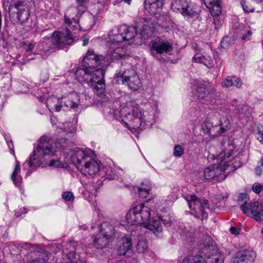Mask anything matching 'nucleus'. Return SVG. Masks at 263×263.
I'll list each match as a JSON object with an SVG mask.
<instances>
[{
  "label": "nucleus",
  "mask_w": 263,
  "mask_h": 263,
  "mask_svg": "<svg viewBox=\"0 0 263 263\" xmlns=\"http://www.w3.org/2000/svg\"><path fill=\"white\" fill-rule=\"evenodd\" d=\"M115 263H126V262L123 260H120V261H118L116 262Z\"/></svg>",
  "instance_id": "57"
},
{
  "label": "nucleus",
  "mask_w": 263,
  "mask_h": 263,
  "mask_svg": "<svg viewBox=\"0 0 263 263\" xmlns=\"http://www.w3.org/2000/svg\"><path fill=\"white\" fill-rule=\"evenodd\" d=\"M246 195L243 194H241L238 197V201H242L243 197H246Z\"/></svg>",
  "instance_id": "54"
},
{
  "label": "nucleus",
  "mask_w": 263,
  "mask_h": 263,
  "mask_svg": "<svg viewBox=\"0 0 263 263\" xmlns=\"http://www.w3.org/2000/svg\"><path fill=\"white\" fill-rule=\"evenodd\" d=\"M78 78L80 82L87 84L92 87L93 91L98 95L103 93L105 89V84L103 80V70H96V73L92 74H86L83 70H80L77 73Z\"/></svg>",
  "instance_id": "10"
},
{
  "label": "nucleus",
  "mask_w": 263,
  "mask_h": 263,
  "mask_svg": "<svg viewBox=\"0 0 263 263\" xmlns=\"http://www.w3.org/2000/svg\"><path fill=\"white\" fill-rule=\"evenodd\" d=\"M164 4V0H145L144 9L151 15L159 12Z\"/></svg>",
  "instance_id": "22"
},
{
  "label": "nucleus",
  "mask_w": 263,
  "mask_h": 263,
  "mask_svg": "<svg viewBox=\"0 0 263 263\" xmlns=\"http://www.w3.org/2000/svg\"><path fill=\"white\" fill-rule=\"evenodd\" d=\"M256 257L253 250H245L236 253L233 258L234 263H253Z\"/></svg>",
  "instance_id": "18"
},
{
  "label": "nucleus",
  "mask_w": 263,
  "mask_h": 263,
  "mask_svg": "<svg viewBox=\"0 0 263 263\" xmlns=\"http://www.w3.org/2000/svg\"><path fill=\"white\" fill-rule=\"evenodd\" d=\"M192 88L193 96L199 102L206 105H213L216 103L217 92L210 83L196 82Z\"/></svg>",
  "instance_id": "7"
},
{
  "label": "nucleus",
  "mask_w": 263,
  "mask_h": 263,
  "mask_svg": "<svg viewBox=\"0 0 263 263\" xmlns=\"http://www.w3.org/2000/svg\"><path fill=\"white\" fill-rule=\"evenodd\" d=\"M100 233H103L106 237L112 238L115 235L114 227L108 222H104L100 225L99 228Z\"/></svg>",
  "instance_id": "31"
},
{
  "label": "nucleus",
  "mask_w": 263,
  "mask_h": 263,
  "mask_svg": "<svg viewBox=\"0 0 263 263\" xmlns=\"http://www.w3.org/2000/svg\"><path fill=\"white\" fill-rule=\"evenodd\" d=\"M88 39L84 37L83 40V45L86 46L88 44Z\"/></svg>",
  "instance_id": "53"
},
{
  "label": "nucleus",
  "mask_w": 263,
  "mask_h": 263,
  "mask_svg": "<svg viewBox=\"0 0 263 263\" xmlns=\"http://www.w3.org/2000/svg\"><path fill=\"white\" fill-rule=\"evenodd\" d=\"M63 108L65 107L67 109L78 107L80 103V97L76 91H71L67 95H64L61 98Z\"/></svg>",
  "instance_id": "19"
},
{
  "label": "nucleus",
  "mask_w": 263,
  "mask_h": 263,
  "mask_svg": "<svg viewBox=\"0 0 263 263\" xmlns=\"http://www.w3.org/2000/svg\"><path fill=\"white\" fill-rule=\"evenodd\" d=\"M12 8H15L17 10V18L18 22L23 24L29 17V12L27 7L23 2H17L11 5Z\"/></svg>",
  "instance_id": "20"
},
{
  "label": "nucleus",
  "mask_w": 263,
  "mask_h": 263,
  "mask_svg": "<svg viewBox=\"0 0 263 263\" xmlns=\"http://www.w3.org/2000/svg\"><path fill=\"white\" fill-rule=\"evenodd\" d=\"M257 139L261 143H263V132H259L257 136Z\"/></svg>",
  "instance_id": "52"
},
{
  "label": "nucleus",
  "mask_w": 263,
  "mask_h": 263,
  "mask_svg": "<svg viewBox=\"0 0 263 263\" xmlns=\"http://www.w3.org/2000/svg\"><path fill=\"white\" fill-rule=\"evenodd\" d=\"M183 4H184V5H186L185 0H184V3Z\"/></svg>",
  "instance_id": "61"
},
{
  "label": "nucleus",
  "mask_w": 263,
  "mask_h": 263,
  "mask_svg": "<svg viewBox=\"0 0 263 263\" xmlns=\"http://www.w3.org/2000/svg\"><path fill=\"white\" fill-rule=\"evenodd\" d=\"M78 10L75 7H70L66 11L64 15L65 23L70 27L71 25L76 27L78 23Z\"/></svg>",
  "instance_id": "23"
},
{
  "label": "nucleus",
  "mask_w": 263,
  "mask_h": 263,
  "mask_svg": "<svg viewBox=\"0 0 263 263\" xmlns=\"http://www.w3.org/2000/svg\"><path fill=\"white\" fill-rule=\"evenodd\" d=\"M203 58L204 55H201L199 53H196L193 58V60L197 63H202Z\"/></svg>",
  "instance_id": "46"
},
{
  "label": "nucleus",
  "mask_w": 263,
  "mask_h": 263,
  "mask_svg": "<svg viewBox=\"0 0 263 263\" xmlns=\"http://www.w3.org/2000/svg\"><path fill=\"white\" fill-rule=\"evenodd\" d=\"M16 164L11 175V179L15 185L18 186L21 184L22 178L20 176H17V174L20 171V166L18 162H16Z\"/></svg>",
  "instance_id": "34"
},
{
  "label": "nucleus",
  "mask_w": 263,
  "mask_h": 263,
  "mask_svg": "<svg viewBox=\"0 0 263 263\" xmlns=\"http://www.w3.org/2000/svg\"><path fill=\"white\" fill-rule=\"evenodd\" d=\"M57 144L49 137L42 136L39 140L37 147L33 151V154L31 155L29 160L24 163L23 168L34 169L41 166L46 157L53 156L57 152Z\"/></svg>",
  "instance_id": "3"
},
{
  "label": "nucleus",
  "mask_w": 263,
  "mask_h": 263,
  "mask_svg": "<svg viewBox=\"0 0 263 263\" xmlns=\"http://www.w3.org/2000/svg\"><path fill=\"white\" fill-rule=\"evenodd\" d=\"M181 8V1L180 0H175L172 3L171 9L172 10L177 13L180 11Z\"/></svg>",
  "instance_id": "39"
},
{
  "label": "nucleus",
  "mask_w": 263,
  "mask_h": 263,
  "mask_svg": "<svg viewBox=\"0 0 263 263\" xmlns=\"http://www.w3.org/2000/svg\"><path fill=\"white\" fill-rule=\"evenodd\" d=\"M256 171L257 172L259 173L258 175H260L261 174V168L259 167H258V166L256 168Z\"/></svg>",
  "instance_id": "56"
},
{
  "label": "nucleus",
  "mask_w": 263,
  "mask_h": 263,
  "mask_svg": "<svg viewBox=\"0 0 263 263\" xmlns=\"http://www.w3.org/2000/svg\"><path fill=\"white\" fill-rule=\"evenodd\" d=\"M241 6L242 7V8H243V10L245 12H250V11H251V10L250 9H249V8L247 7V6L246 5V1H245L243 0H242L241 1Z\"/></svg>",
  "instance_id": "49"
},
{
  "label": "nucleus",
  "mask_w": 263,
  "mask_h": 263,
  "mask_svg": "<svg viewBox=\"0 0 263 263\" xmlns=\"http://www.w3.org/2000/svg\"><path fill=\"white\" fill-rule=\"evenodd\" d=\"M230 230L231 233L232 234L238 235L239 234L238 230L235 227H231L230 229Z\"/></svg>",
  "instance_id": "50"
},
{
  "label": "nucleus",
  "mask_w": 263,
  "mask_h": 263,
  "mask_svg": "<svg viewBox=\"0 0 263 263\" xmlns=\"http://www.w3.org/2000/svg\"><path fill=\"white\" fill-rule=\"evenodd\" d=\"M140 187H143V188H145V189H147L148 187L149 188V191H151V189H152V185H151V183L149 181H144L143 182H142L140 186Z\"/></svg>",
  "instance_id": "47"
},
{
  "label": "nucleus",
  "mask_w": 263,
  "mask_h": 263,
  "mask_svg": "<svg viewBox=\"0 0 263 263\" xmlns=\"http://www.w3.org/2000/svg\"><path fill=\"white\" fill-rule=\"evenodd\" d=\"M68 257L69 261L66 263H87L85 261L79 259V257L77 258L75 254L73 256L72 253L69 254Z\"/></svg>",
  "instance_id": "40"
},
{
  "label": "nucleus",
  "mask_w": 263,
  "mask_h": 263,
  "mask_svg": "<svg viewBox=\"0 0 263 263\" xmlns=\"http://www.w3.org/2000/svg\"><path fill=\"white\" fill-rule=\"evenodd\" d=\"M174 154L175 156L180 157L181 156V146L176 145L174 148Z\"/></svg>",
  "instance_id": "48"
},
{
  "label": "nucleus",
  "mask_w": 263,
  "mask_h": 263,
  "mask_svg": "<svg viewBox=\"0 0 263 263\" xmlns=\"http://www.w3.org/2000/svg\"><path fill=\"white\" fill-rule=\"evenodd\" d=\"M252 34V32L251 30H248L247 34H244L242 35L241 39L242 40H245L248 38V37L250 36Z\"/></svg>",
  "instance_id": "51"
},
{
  "label": "nucleus",
  "mask_w": 263,
  "mask_h": 263,
  "mask_svg": "<svg viewBox=\"0 0 263 263\" xmlns=\"http://www.w3.org/2000/svg\"><path fill=\"white\" fill-rule=\"evenodd\" d=\"M120 117L126 126L133 129H144L141 119V110L138 106L128 105L120 110Z\"/></svg>",
  "instance_id": "6"
},
{
  "label": "nucleus",
  "mask_w": 263,
  "mask_h": 263,
  "mask_svg": "<svg viewBox=\"0 0 263 263\" xmlns=\"http://www.w3.org/2000/svg\"><path fill=\"white\" fill-rule=\"evenodd\" d=\"M240 209L245 214L256 221L263 220V207L259 202H254L249 206L245 201L240 205Z\"/></svg>",
  "instance_id": "14"
},
{
  "label": "nucleus",
  "mask_w": 263,
  "mask_h": 263,
  "mask_svg": "<svg viewBox=\"0 0 263 263\" xmlns=\"http://www.w3.org/2000/svg\"><path fill=\"white\" fill-rule=\"evenodd\" d=\"M93 156V152L90 150L79 149L71 156V162L85 176L100 175L101 163L96 160Z\"/></svg>",
  "instance_id": "2"
},
{
  "label": "nucleus",
  "mask_w": 263,
  "mask_h": 263,
  "mask_svg": "<svg viewBox=\"0 0 263 263\" xmlns=\"http://www.w3.org/2000/svg\"><path fill=\"white\" fill-rule=\"evenodd\" d=\"M183 205H187L191 213L199 218H206L208 214L206 210L209 209V201L205 199L198 198L194 195H188L183 197L182 201Z\"/></svg>",
  "instance_id": "11"
},
{
  "label": "nucleus",
  "mask_w": 263,
  "mask_h": 263,
  "mask_svg": "<svg viewBox=\"0 0 263 263\" xmlns=\"http://www.w3.org/2000/svg\"><path fill=\"white\" fill-rule=\"evenodd\" d=\"M48 165L55 167H62V163L58 160H51L49 162Z\"/></svg>",
  "instance_id": "44"
},
{
  "label": "nucleus",
  "mask_w": 263,
  "mask_h": 263,
  "mask_svg": "<svg viewBox=\"0 0 263 263\" xmlns=\"http://www.w3.org/2000/svg\"><path fill=\"white\" fill-rule=\"evenodd\" d=\"M62 198L65 201H72L74 199L73 193L69 191L64 192L62 194Z\"/></svg>",
  "instance_id": "42"
},
{
  "label": "nucleus",
  "mask_w": 263,
  "mask_h": 263,
  "mask_svg": "<svg viewBox=\"0 0 263 263\" xmlns=\"http://www.w3.org/2000/svg\"><path fill=\"white\" fill-rule=\"evenodd\" d=\"M261 165L263 166V158L260 159Z\"/></svg>",
  "instance_id": "58"
},
{
  "label": "nucleus",
  "mask_w": 263,
  "mask_h": 263,
  "mask_svg": "<svg viewBox=\"0 0 263 263\" xmlns=\"http://www.w3.org/2000/svg\"><path fill=\"white\" fill-rule=\"evenodd\" d=\"M137 189L138 190V194H139V197H140L141 198H146L147 195H148L149 194V192L150 191H149V188L148 187L147 189H145V188H142V187H141L140 186H138L137 187Z\"/></svg>",
  "instance_id": "38"
},
{
  "label": "nucleus",
  "mask_w": 263,
  "mask_h": 263,
  "mask_svg": "<svg viewBox=\"0 0 263 263\" xmlns=\"http://www.w3.org/2000/svg\"><path fill=\"white\" fill-rule=\"evenodd\" d=\"M224 39H223V41L221 42V44H224Z\"/></svg>",
  "instance_id": "62"
},
{
  "label": "nucleus",
  "mask_w": 263,
  "mask_h": 263,
  "mask_svg": "<svg viewBox=\"0 0 263 263\" xmlns=\"http://www.w3.org/2000/svg\"><path fill=\"white\" fill-rule=\"evenodd\" d=\"M21 47L26 51V52L28 53V54L26 56V59L25 60L23 64L28 61L32 60L35 59V58L31 57L32 54H33V55H36V54L34 53V49L36 47L34 42L29 41L23 42L21 43Z\"/></svg>",
  "instance_id": "27"
},
{
  "label": "nucleus",
  "mask_w": 263,
  "mask_h": 263,
  "mask_svg": "<svg viewBox=\"0 0 263 263\" xmlns=\"http://www.w3.org/2000/svg\"><path fill=\"white\" fill-rule=\"evenodd\" d=\"M110 239L103 233L99 232L94 238L93 245L97 249H102L107 245Z\"/></svg>",
  "instance_id": "30"
},
{
  "label": "nucleus",
  "mask_w": 263,
  "mask_h": 263,
  "mask_svg": "<svg viewBox=\"0 0 263 263\" xmlns=\"http://www.w3.org/2000/svg\"><path fill=\"white\" fill-rule=\"evenodd\" d=\"M208 244H204L202 249L205 259L203 263H223V257L221 255L217 254V250L213 246V241L210 237H206ZM202 257L200 255L189 256L182 263H201Z\"/></svg>",
  "instance_id": "8"
},
{
  "label": "nucleus",
  "mask_w": 263,
  "mask_h": 263,
  "mask_svg": "<svg viewBox=\"0 0 263 263\" xmlns=\"http://www.w3.org/2000/svg\"><path fill=\"white\" fill-rule=\"evenodd\" d=\"M263 189L262 185L259 183H255L252 186V190L256 194L260 193Z\"/></svg>",
  "instance_id": "43"
},
{
  "label": "nucleus",
  "mask_w": 263,
  "mask_h": 263,
  "mask_svg": "<svg viewBox=\"0 0 263 263\" xmlns=\"http://www.w3.org/2000/svg\"><path fill=\"white\" fill-rule=\"evenodd\" d=\"M122 242L118 247V253L120 255L130 256L133 253L132 239L130 237L122 238Z\"/></svg>",
  "instance_id": "24"
},
{
  "label": "nucleus",
  "mask_w": 263,
  "mask_h": 263,
  "mask_svg": "<svg viewBox=\"0 0 263 263\" xmlns=\"http://www.w3.org/2000/svg\"><path fill=\"white\" fill-rule=\"evenodd\" d=\"M105 176L109 180H116L119 178L118 175L115 170L109 167L106 171Z\"/></svg>",
  "instance_id": "37"
},
{
  "label": "nucleus",
  "mask_w": 263,
  "mask_h": 263,
  "mask_svg": "<svg viewBox=\"0 0 263 263\" xmlns=\"http://www.w3.org/2000/svg\"><path fill=\"white\" fill-rule=\"evenodd\" d=\"M212 123L205 122L202 125V129L203 132L211 136V129H212Z\"/></svg>",
  "instance_id": "41"
},
{
  "label": "nucleus",
  "mask_w": 263,
  "mask_h": 263,
  "mask_svg": "<svg viewBox=\"0 0 263 263\" xmlns=\"http://www.w3.org/2000/svg\"><path fill=\"white\" fill-rule=\"evenodd\" d=\"M249 109V106H243L241 110V112H242L243 111H247Z\"/></svg>",
  "instance_id": "55"
},
{
  "label": "nucleus",
  "mask_w": 263,
  "mask_h": 263,
  "mask_svg": "<svg viewBox=\"0 0 263 263\" xmlns=\"http://www.w3.org/2000/svg\"><path fill=\"white\" fill-rule=\"evenodd\" d=\"M202 63L208 68H212L214 65V53L212 50H210L208 53L204 55Z\"/></svg>",
  "instance_id": "35"
},
{
  "label": "nucleus",
  "mask_w": 263,
  "mask_h": 263,
  "mask_svg": "<svg viewBox=\"0 0 263 263\" xmlns=\"http://www.w3.org/2000/svg\"><path fill=\"white\" fill-rule=\"evenodd\" d=\"M155 27L154 24L146 23L143 26L140 35L142 38L146 40L152 36L155 31Z\"/></svg>",
  "instance_id": "32"
},
{
  "label": "nucleus",
  "mask_w": 263,
  "mask_h": 263,
  "mask_svg": "<svg viewBox=\"0 0 263 263\" xmlns=\"http://www.w3.org/2000/svg\"><path fill=\"white\" fill-rule=\"evenodd\" d=\"M206 7L210 9L211 14L214 16L219 15L221 12L220 3L218 0H203Z\"/></svg>",
  "instance_id": "28"
},
{
  "label": "nucleus",
  "mask_w": 263,
  "mask_h": 263,
  "mask_svg": "<svg viewBox=\"0 0 263 263\" xmlns=\"http://www.w3.org/2000/svg\"><path fill=\"white\" fill-rule=\"evenodd\" d=\"M136 248L137 252L139 254H144L147 252L148 250V247L145 239L142 237H139Z\"/></svg>",
  "instance_id": "33"
},
{
  "label": "nucleus",
  "mask_w": 263,
  "mask_h": 263,
  "mask_svg": "<svg viewBox=\"0 0 263 263\" xmlns=\"http://www.w3.org/2000/svg\"><path fill=\"white\" fill-rule=\"evenodd\" d=\"M152 211L144 203H141L130 209L126 214L127 222L132 225L144 224V227L157 235L162 230L160 220L167 226L171 225L172 220L170 214L158 216V219L151 218Z\"/></svg>",
  "instance_id": "1"
},
{
  "label": "nucleus",
  "mask_w": 263,
  "mask_h": 263,
  "mask_svg": "<svg viewBox=\"0 0 263 263\" xmlns=\"http://www.w3.org/2000/svg\"><path fill=\"white\" fill-rule=\"evenodd\" d=\"M186 5L182 4V15L189 21H193L197 18L199 13L195 7H194L190 0H185Z\"/></svg>",
  "instance_id": "21"
},
{
  "label": "nucleus",
  "mask_w": 263,
  "mask_h": 263,
  "mask_svg": "<svg viewBox=\"0 0 263 263\" xmlns=\"http://www.w3.org/2000/svg\"><path fill=\"white\" fill-rule=\"evenodd\" d=\"M230 128V122L226 116L221 117L218 124H212L211 137H215L221 135Z\"/></svg>",
  "instance_id": "17"
},
{
  "label": "nucleus",
  "mask_w": 263,
  "mask_h": 263,
  "mask_svg": "<svg viewBox=\"0 0 263 263\" xmlns=\"http://www.w3.org/2000/svg\"><path fill=\"white\" fill-rule=\"evenodd\" d=\"M157 104L156 103L153 105L148 104L146 105V108L141 111V119L144 123V129L147 125L152 124L153 121L158 116Z\"/></svg>",
  "instance_id": "16"
},
{
  "label": "nucleus",
  "mask_w": 263,
  "mask_h": 263,
  "mask_svg": "<svg viewBox=\"0 0 263 263\" xmlns=\"http://www.w3.org/2000/svg\"><path fill=\"white\" fill-rule=\"evenodd\" d=\"M109 46V53L106 58L109 57L112 60L119 59L123 58L125 55V49L123 47H115L116 45H111V44H108Z\"/></svg>",
  "instance_id": "25"
},
{
  "label": "nucleus",
  "mask_w": 263,
  "mask_h": 263,
  "mask_svg": "<svg viewBox=\"0 0 263 263\" xmlns=\"http://www.w3.org/2000/svg\"><path fill=\"white\" fill-rule=\"evenodd\" d=\"M103 2V0H97V2L99 3H101Z\"/></svg>",
  "instance_id": "59"
},
{
  "label": "nucleus",
  "mask_w": 263,
  "mask_h": 263,
  "mask_svg": "<svg viewBox=\"0 0 263 263\" xmlns=\"http://www.w3.org/2000/svg\"><path fill=\"white\" fill-rule=\"evenodd\" d=\"M46 106L50 111L52 110L59 111L61 110V108H63L61 100L54 96H50L47 98Z\"/></svg>",
  "instance_id": "26"
},
{
  "label": "nucleus",
  "mask_w": 263,
  "mask_h": 263,
  "mask_svg": "<svg viewBox=\"0 0 263 263\" xmlns=\"http://www.w3.org/2000/svg\"><path fill=\"white\" fill-rule=\"evenodd\" d=\"M232 155L231 151H224L217 156L216 162L208 166L204 169L203 174L207 180H216L221 181L225 179L226 175L224 171L233 170V163L230 158Z\"/></svg>",
  "instance_id": "4"
},
{
  "label": "nucleus",
  "mask_w": 263,
  "mask_h": 263,
  "mask_svg": "<svg viewBox=\"0 0 263 263\" xmlns=\"http://www.w3.org/2000/svg\"><path fill=\"white\" fill-rule=\"evenodd\" d=\"M74 38L69 30L55 31L52 34L51 40L45 38L38 43L34 49V53L42 56L47 54L52 48L51 42L55 47L61 48L65 45L72 44Z\"/></svg>",
  "instance_id": "5"
},
{
  "label": "nucleus",
  "mask_w": 263,
  "mask_h": 263,
  "mask_svg": "<svg viewBox=\"0 0 263 263\" xmlns=\"http://www.w3.org/2000/svg\"><path fill=\"white\" fill-rule=\"evenodd\" d=\"M17 213L18 212H16L15 215H17V216H20L21 215V214H17Z\"/></svg>",
  "instance_id": "60"
},
{
  "label": "nucleus",
  "mask_w": 263,
  "mask_h": 263,
  "mask_svg": "<svg viewBox=\"0 0 263 263\" xmlns=\"http://www.w3.org/2000/svg\"><path fill=\"white\" fill-rule=\"evenodd\" d=\"M43 257L42 259H35L30 261L28 263H46L47 260V256L46 254H43Z\"/></svg>",
  "instance_id": "45"
},
{
  "label": "nucleus",
  "mask_w": 263,
  "mask_h": 263,
  "mask_svg": "<svg viewBox=\"0 0 263 263\" xmlns=\"http://www.w3.org/2000/svg\"><path fill=\"white\" fill-rule=\"evenodd\" d=\"M171 43L161 37H157L151 42V53L154 57L158 54L167 53L172 50Z\"/></svg>",
  "instance_id": "15"
},
{
  "label": "nucleus",
  "mask_w": 263,
  "mask_h": 263,
  "mask_svg": "<svg viewBox=\"0 0 263 263\" xmlns=\"http://www.w3.org/2000/svg\"><path fill=\"white\" fill-rule=\"evenodd\" d=\"M59 127L67 133H71L76 131V128L71 122L62 123L59 124Z\"/></svg>",
  "instance_id": "36"
},
{
  "label": "nucleus",
  "mask_w": 263,
  "mask_h": 263,
  "mask_svg": "<svg viewBox=\"0 0 263 263\" xmlns=\"http://www.w3.org/2000/svg\"><path fill=\"white\" fill-rule=\"evenodd\" d=\"M221 85L223 88L234 86L239 88L242 85V82L236 76L228 77L221 82Z\"/></svg>",
  "instance_id": "29"
},
{
  "label": "nucleus",
  "mask_w": 263,
  "mask_h": 263,
  "mask_svg": "<svg viewBox=\"0 0 263 263\" xmlns=\"http://www.w3.org/2000/svg\"><path fill=\"white\" fill-rule=\"evenodd\" d=\"M106 58L103 55L97 54L93 50L89 49L83 59L81 67H77L75 72L76 78H78L77 73L80 70H83L86 74H92L96 73V70H103V66H99L104 64Z\"/></svg>",
  "instance_id": "9"
},
{
  "label": "nucleus",
  "mask_w": 263,
  "mask_h": 263,
  "mask_svg": "<svg viewBox=\"0 0 263 263\" xmlns=\"http://www.w3.org/2000/svg\"><path fill=\"white\" fill-rule=\"evenodd\" d=\"M224 196H223V197H222V199H224Z\"/></svg>",
  "instance_id": "64"
},
{
  "label": "nucleus",
  "mask_w": 263,
  "mask_h": 263,
  "mask_svg": "<svg viewBox=\"0 0 263 263\" xmlns=\"http://www.w3.org/2000/svg\"><path fill=\"white\" fill-rule=\"evenodd\" d=\"M261 233L263 234V229L261 230Z\"/></svg>",
  "instance_id": "63"
},
{
  "label": "nucleus",
  "mask_w": 263,
  "mask_h": 263,
  "mask_svg": "<svg viewBox=\"0 0 263 263\" xmlns=\"http://www.w3.org/2000/svg\"><path fill=\"white\" fill-rule=\"evenodd\" d=\"M136 32V28L134 27L121 25L109 32L107 43L111 44V45H119L123 42H127L134 39Z\"/></svg>",
  "instance_id": "12"
},
{
  "label": "nucleus",
  "mask_w": 263,
  "mask_h": 263,
  "mask_svg": "<svg viewBox=\"0 0 263 263\" xmlns=\"http://www.w3.org/2000/svg\"><path fill=\"white\" fill-rule=\"evenodd\" d=\"M118 81L126 82L128 87L133 91L137 90L141 87V81L139 76L133 70H127L120 72L117 76Z\"/></svg>",
  "instance_id": "13"
}]
</instances>
